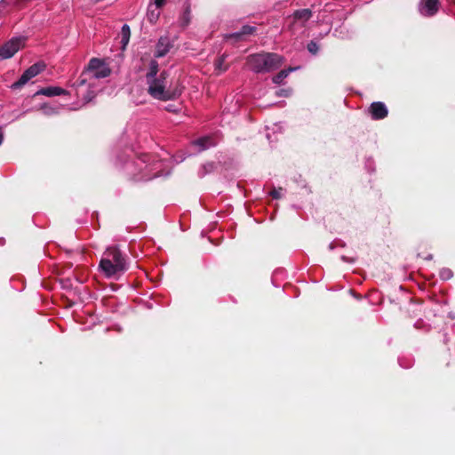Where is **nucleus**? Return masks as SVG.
<instances>
[{"mask_svg":"<svg viewBox=\"0 0 455 455\" xmlns=\"http://www.w3.org/2000/svg\"><path fill=\"white\" fill-rule=\"evenodd\" d=\"M158 63L156 60H151L149 69L146 75L148 92L151 97L156 100L167 101L179 98L183 91V86L179 80H168L166 72H162L157 76Z\"/></svg>","mask_w":455,"mask_h":455,"instance_id":"1","label":"nucleus"},{"mask_svg":"<svg viewBox=\"0 0 455 455\" xmlns=\"http://www.w3.org/2000/svg\"><path fill=\"white\" fill-rule=\"evenodd\" d=\"M99 267L106 277L117 279L127 269V263L120 250L111 246L104 251Z\"/></svg>","mask_w":455,"mask_h":455,"instance_id":"2","label":"nucleus"},{"mask_svg":"<svg viewBox=\"0 0 455 455\" xmlns=\"http://www.w3.org/2000/svg\"><path fill=\"white\" fill-rule=\"evenodd\" d=\"M283 58L273 52H262L248 57L247 63L250 68L256 73H267L277 69L282 66Z\"/></svg>","mask_w":455,"mask_h":455,"instance_id":"3","label":"nucleus"},{"mask_svg":"<svg viewBox=\"0 0 455 455\" xmlns=\"http://www.w3.org/2000/svg\"><path fill=\"white\" fill-rule=\"evenodd\" d=\"M111 73L108 65L102 60L93 58L89 61L88 67L85 71L83 72L82 77L76 84L77 94L80 93V89L85 84L86 77L92 78H105L108 77Z\"/></svg>","mask_w":455,"mask_h":455,"instance_id":"4","label":"nucleus"},{"mask_svg":"<svg viewBox=\"0 0 455 455\" xmlns=\"http://www.w3.org/2000/svg\"><path fill=\"white\" fill-rule=\"evenodd\" d=\"M25 36H15L4 43L0 47V60H7L14 56V54L25 46Z\"/></svg>","mask_w":455,"mask_h":455,"instance_id":"5","label":"nucleus"},{"mask_svg":"<svg viewBox=\"0 0 455 455\" xmlns=\"http://www.w3.org/2000/svg\"><path fill=\"white\" fill-rule=\"evenodd\" d=\"M45 68V65L41 62H37L32 66H30L28 69H26L20 79L13 83L11 86L12 89H20L24 86L29 80L33 77L36 76Z\"/></svg>","mask_w":455,"mask_h":455,"instance_id":"6","label":"nucleus"},{"mask_svg":"<svg viewBox=\"0 0 455 455\" xmlns=\"http://www.w3.org/2000/svg\"><path fill=\"white\" fill-rule=\"evenodd\" d=\"M151 158H152L151 156L145 154V155L140 156L138 159L139 162L136 164L137 165H139L140 163L145 164H146L145 168L149 172H154V173L148 174L147 176L145 175L142 178L145 180H151L153 178L167 175L168 173H163L161 171H158V168L164 164V162L162 160H159V161L153 160L151 163L148 164V162H149L151 160Z\"/></svg>","mask_w":455,"mask_h":455,"instance_id":"7","label":"nucleus"},{"mask_svg":"<svg viewBox=\"0 0 455 455\" xmlns=\"http://www.w3.org/2000/svg\"><path fill=\"white\" fill-rule=\"evenodd\" d=\"M438 0H421L419 11L425 16H433L438 11Z\"/></svg>","mask_w":455,"mask_h":455,"instance_id":"8","label":"nucleus"},{"mask_svg":"<svg viewBox=\"0 0 455 455\" xmlns=\"http://www.w3.org/2000/svg\"><path fill=\"white\" fill-rule=\"evenodd\" d=\"M370 113L372 119L379 120L383 119L387 116V108L383 102H373L370 107Z\"/></svg>","mask_w":455,"mask_h":455,"instance_id":"9","label":"nucleus"},{"mask_svg":"<svg viewBox=\"0 0 455 455\" xmlns=\"http://www.w3.org/2000/svg\"><path fill=\"white\" fill-rule=\"evenodd\" d=\"M215 145L212 138L210 136H204L192 142L191 147L195 152L204 151Z\"/></svg>","mask_w":455,"mask_h":455,"instance_id":"10","label":"nucleus"},{"mask_svg":"<svg viewBox=\"0 0 455 455\" xmlns=\"http://www.w3.org/2000/svg\"><path fill=\"white\" fill-rule=\"evenodd\" d=\"M171 46L172 44L168 37H160L156 44L155 56L157 58L164 57L169 52Z\"/></svg>","mask_w":455,"mask_h":455,"instance_id":"11","label":"nucleus"},{"mask_svg":"<svg viewBox=\"0 0 455 455\" xmlns=\"http://www.w3.org/2000/svg\"><path fill=\"white\" fill-rule=\"evenodd\" d=\"M68 92L58 86H49L45 88H42L36 94V95H44L47 97L60 96L67 94Z\"/></svg>","mask_w":455,"mask_h":455,"instance_id":"12","label":"nucleus"},{"mask_svg":"<svg viewBox=\"0 0 455 455\" xmlns=\"http://www.w3.org/2000/svg\"><path fill=\"white\" fill-rule=\"evenodd\" d=\"M255 31V27L249 25L243 26L239 32L229 34L226 36V38H235V40H241L243 36L251 35Z\"/></svg>","mask_w":455,"mask_h":455,"instance_id":"13","label":"nucleus"},{"mask_svg":"<svg viewBox=\"0 0 455 455\" xmlns=\"http://www.w3.org/2000/svg\"><path fill=\"white\" fill-rule=\"evenodd\" d=\"M312 16V12L309 9H302L296 11L293 14L294 20H301V21H307Z\"/></svg>","mask_w":455,"mask_h":455,"instance_id":"14","label":"nucleus"},{"mask_svg":"<svg viewBox=\"0 0 455 455\" xmlns=\"http://www.w3.org/2000/svg\"><path fill=\"white\" fill-rule=\"evenodd\" d=\"M298 69V68H290L288 69L281 70L277 75L273 77V82L276 84H280L283 79H285L289 74L294 70Z\"/></svg>","mask_w":455,"mask_h":455,"instance_id":"15","label":"nucleus"},{"mask_svg":"<svg viewBox=\"0 0 455 455\" xmlns=\"http://www.w3.org/2000/svg\"><path fill=\"white\" fill-rule=\"evenodd\" d=\"M121 32H122V43L125 46L128 44L129 39H130V35H131L130 27L127 24L123 25Z\"/></svg>","mask_w":455,"mask_h":455,"instance_id":"16","label":"nucleus"},{"mask_svg":"<svg viewBox=\"0 0 455 455\" xmlns=\"http://www.w3.org/2000/svg\"><path fill=\"white\" fill-rule=\"evenodd\" d=\"M453 274L452 271L449 268H443L440 271V277L443 280H449L452 277Z\"/></svg>","mask_w":455,"mask_h":455,"instance_id":"17","label":"nucleus"},{"mask_svg":"<svg viewBox=\"0 0 455 455\" xmlns=\"http://www.w3.org/2000/svg\"><path fill=\"white\" fill-rule=\"evenodd\" d=\"M41 109L43 110V112L45 115H48V116L56 114L58 112L57 108L51 107L49 105H46V104L42 105Z\"/></svg>","mask_w":455,"mask_h":455,"instance_id":"18","label":"nucleus"},{"mask_svg":"<svg viewBox=\"0 0 455 455\" xmlns=\"http://www.w3.org/2000/svg\"><path fill=\"white\" fill-rule=\"evenodd\" d=\"M159 17V12H155V11H152V10H148V20L153 23V22H156V20L158 19Z\"/></svg>","mask_w":455,"mask_h":455,"instance_id":"19","label":"nucleus"},{"mask_svg":"<svg viewBox=\"0 0 455 455\" xmlns=\"http://www.w3.org/2000/svg\"><path fill=\"white\" fill-rule=\"evenodd\" d=\"M283 195V188H279L278 189L275 188L270 192V196L275 199L281 198Z\"/></svg>","mask_w":455,"mask_h":455,"instance_id":"20","label":"nucleus"},{"mask_svg":"<svg viewBox=\"0 0 455 455\" xmlns=\"http://www.w3.org/2000/svg\"><path fill=\"white\" fill-rule=\"evenodd\" d=\"M318 45L316 43L311 41L308 44H307V50L309 52L313 53V54H315L317 53L318 52Z\"/></svg>","mask_w":455,"mask_h":455,"instance_id":"21","label":"nucleus"},{"mask_svg":"<svg viewBox=\"0 0 455 455\" xmlns=\"http://www.w3.org/2000/svg\"><path fill=\"white\" fill-rule=\"evenodd\" d=\"M291 94L290 89H280L276 92V95L279 97H287Z\"/></svg>","mask_w":455,"mask_h":455,"instance_id":"22","label":"nucleus"},{"mask_svg":"<svg viewBox=\"0 0 455 455\" xmlns=\"http://www.w3.org/2000/svg\"><path fill=\"white\" fill-rule=\"evenodd\" d=\"M224 61H225V56H221L220 58H219V60L216 62V68L220 70H225L226 68L222 67L224 64Z\"/></svg>","mask_w":455,"mask_h":455,"instance_id":"23","label":"nucleus"},{"mask_svg":"<svg viewBox=\"0 0 455 455\" xmlns=\"http://www.w3.org/2000/svg\"><path fill=\"white\" fill-rule=\"evenodd\" d=\"M95 97V92L93 91H89L87 94L84 97V100L86 102H90Z\"/></svg>","mask_w":455,"mask_h":455,"instance_id":"24","label":"nucleus"},{"mask_svg":"<svg viewBox=\"0 0 455 455\" xmlns=\"http://www.w3.org/2000/svg\"><path fill=\"white\" fill-rule=\"evenodd\" d=\"M156 5V9H159L164 5L167 0H151Z\"/></svg>","mask_w":455,"mask_h":455,"instance_id":"25","label":"nucleus"},{"mask_svg":"<svg viewBox=\"0 0 455 455\" xmlns=\"http://www.w3.org/2000/svg\"><path fill=\"white\" fill-rule=\"evenodd\" d=\"M167 109H168L169 111H174V110L172 109V108H171V107H168V108H167Z\"/></svg>","mask_w":455,"mask_h":455,"instance_id":"26","label":"nucleus"}]
</instances>
